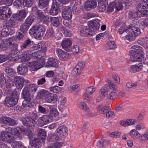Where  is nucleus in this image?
Segmentation results:
<instances>
[{
  "label": "nucleus",
  "instance_id": "f257e3e1",
  "mask_svg": "<svg viewBox=\"0 0 148 148\" xmlns=\"http://www.w3.org/2000/svg\"><path fill=\"white\" fill-rule=\"evenodd\" d=\"M44 55V53H42L41 51L30 53L29 56H31L33 58L37 59V60L29 62L28 66L34 69H38L42 67L45 63V60L43 58Z\"/></svg>",
  "mask_w": 148,
  "mask_h": 148
},
{
  "label": "nucleus",
  "instance_id": "f03ea898",
  "mask_svg": "<svg viewBox=\"0 0 148 148\" xmlns=\"http://www.w3.org/2000/svg\"><path fill=\"white\" fill-rule=\"evenodd\" d=\"M130 52V60L132 62H144L145 58L143 49L140 46L135 45L131 47Z\"/></svg>",
  "mask_w": 148,
  "mask_h": 148
},
{
  "label": "nucleus",
  "instance_id": "7ed1b4c3",
  "mask_svg": "<svg viewBox=\"0 0 148 148\" xmlns=\"http://www.w3.org/2000/svg\"><path fill=\"white\" fill-rule=\"evenodd\" d=\"M128 29L127 31L128 34H126L124 37L125 40L130 41L134 40L135 37L140 35L141 33V30L137 25L129 26Z\"/></svg>",
  "mask_w": 148,
  "mask_h": 148
},
{
  "label": "nucleus",
  "instance_id": "20e7f679",
  "mask_svg": "<svg viewBox=\"0 0 148 148\" xmlns=\"http://www.w3.org/2000/svg\"><path fill=\"white\" fill-rule=\"evenodd\" d=\"M45 31L44 27L42 26H33L29 30V34L35 38L41 37L44 35Z\"/></svg>",
  "mask_w": 148,
  "mask_h": 148
},
{
  "label": "nucleus",
  "instance_id": "39448f33",
  "mask_svg": "<svg viewBox=\"0 0 148 148\" xmlns=\"http://www.w3.org/2000/svg\"><path fill=\"white\" fill-rule=\"evenodd\" d=\"M18 98V95L16 92H12L10 94V96L6 98L4 104L8 107H12L17 103Z\"/></svg>",
  "mask_w": 148,
  "mask_h": 148
},
{
  "label": "nucleus",
  "instance_id": "423d86ee",
  "mask_svg": "<svg viewBox=\"0 0 148 148\" xmlns=\"http://www.w3.org/2000/svg\"><path fill=\"white\" fill-rule=\"evenodd\" d=\"M137 15L139 17L148 15V3H139L138 5Z\"/></svg>",
  "mask_w": 148,
  "mask_h": 148
},
{
  "label": "nucleus",
  "instance_id": "0eeeda50",
  "mask_svg": "<svg viewBox=\"0 0 148 148\" xmlns=\"http://www.w3.org/2000/svg\"><path fill=\"white\" fill-rule=\"evenodd\" d=\"M80 34L83 36H93L95 34V31L92 30L89 25L82 26L80 31Z\"/></svg>",
  "mask_w": 148,
  "mask_h": 148
},
{
  "label": "nucleus",
  "instance_id": "6e6552de",
  "mask_svg": "<svg viewBox=\"0 0 148 148\" xmlns=\"http://www.w3.org/2000/svg\"><path fill=\"white\" fill-rule=\"evenodd\" d=\"M40 45H33L30 46L29 49L27 51H24L22 54V57L27 61L29 59V55L30 54L31 52L35 50H37L40 48L39 47Z\"/></svg>",
  "mask_w": 148,
  "mask_h": 148
},
{
  "label": "nucleus",
  "instance_id": "1a4fd4ad",
  "mask_svg": "<svg viewBox=\"0 0 148 148\" xmlns=\"http://www.w3.org/2000/svg\"><path fill=\"white\" fill-rule=\"evenodd\" d=\"M97 3L95 0H87L85 2L84 8L87 11L90 10L95 8Z\"/></svg>",
  "mask_w": 148,
  "mask_h": 148
},
{
  "label": "nucleus",
  "instance_id": "9d476101",
  "mask_svg": "<svg viewBox=\"0 0 148 148\" xmlns=\"http://www.w3.org/2000/svg\"><path fill=\"white\" fill-rule=\"evenodd\" d=\"M62 16L64 19L70 20L72 17L71 9L69 7L65 8L62 12Z\"/></svg>",
  "mask_w": 148,
  "mask_h": 148
},
{
  "label": "nucleus",
  "instance_id": "9b49d317",
  "mask_svg": "<svg viewBox=\"0 0 148 148\" xmlns=\"http://www.w3.org/2000/svg\"><path fill=\"white\" fill-rule=\"evenodd\" d=\"M1 122L7 125L14 126L16 125L15 121L10 118L3 117L1 118Z\"/></svg>",
  "mask_w": 148,
  "mask_h": 148
},
{
  "label": "nucleus",
  "instance_id": "f8f14e48",
  "mask_svg": "<svg viewBox=\"0 0 148 148\" xmlns=\"http://www.w3.org/2000/svg\"><path fill=\"white\" fill-rule=\"evenodd\" d=\"M22 122L23 124L27 127L34 126L36 123L34 119L29 117L23 118Z\"/></svg>",
  "mask_w": 148,
  "mask_h": 148
},
{
  "label": "nucleus",
  "instance_id": "ddd939ff",
  "mask_svg": "<svg viewBox=\"0 0 148 148\" xmlns=\"http://www.w3.org/2000/svg\"><path fill=\"white\" fill-rule=\"evenodd\" d=\"M26 16V13L25 10H22L19 11L16 14H13L11 18H15V19L18 21H21Z\"/></svg>",
  "mask_w": 148,
  "mask_h": 148
},
{
  "label": "nucleus",
  "instance_id": "4468645a",
  "mask_svg": "<svg viewBox=\"0 0 148 148\" xmlns=\"http://www.w3.org/2000/svg\"><path fill=\"white\" fill-rule=\"evenodd\" d=\"M59 6L56 1H53L52 5L49 11L50 14L52 15H57L58 12Z\"/></svg>",
  "mask_w": 148,
  "mask_h": 148
},
{
  "label": "nucleus",
  "instance_id": "2eb2a0df",
  "mask_svg": "<svg viewBox=\"0 0 148 148\" xmlns=\"http://www.w3.org/2000/svg\"><path fill=\"white\" fill-rule=\"evenodd\" d=\"M58 61L54 58H51L49 59L46 62V67H57L58 65Z\"/></svg>",
  "mask_w": 148,
  "mask_h": 148
},
{
  "label": "nucleus",
  "instance_id": "dca6fc26",
  "mask_svg": "<svg viewBox=\"0 0 148 148\" xmlns=\"http://www.w3.org/2000/svg\"><path fill=\"white\" fill-rule=\"evenodd\" d=\"M56 52L60 59L62 60H65L67 59L69 56V53L63 51L60 49H56Z\"/></svg>",
  "mask_w": 148,
  "mask_h": 148
},
{
  "label": "nucleus",
  "instance_id": "f3484780",
  "mask_svg": "<svg viewBox=\"0 0 148 148\" xmlns=\"http://www.w3.org/2000/svg\"><path fill=\"white\" fill-rule=\"evenodd\" d=\"M14 32V31L4 24L3 28L1 32V35L4 37L7 36L9 35H11Z\"/></svg>",
  "mask_w": 148,
  "mask_h": 148
},
{
  "label": "nucleus",
  "instance_id": "a211bd4d",
  "mask_svg": "<svg viewBox=\"0 0 148 148\" xmlns=\"http://www.w3.org/2000/svg\"><path fill=\"white\" fill-rule=\"evenodd\" d=\"M14 81L16 82V86L18 89H21L23 87L25 81L23 78L19 76H15L14 79Z\"/></svg>",
  "mask_w": 148,
  "mask_h": 148
},
{
  "label": "nucleus",
  "instance_id": "6ab92c4d",
  "mask_svg": "<svg viewBox=\"0 0 148 148\" xmlns=\"http://www.w3.org/2000/svg\"><path fill=\"white\" fill-rule=\"evenodd\" d=\"M67 128L65 126H60L56 130V133L61 136H66L68 133Z\"/></svg>",
  "mask_w": 148,
  "mask_h": 148
},
{
  "label": "nucleus",
  "instance_id": "aec40b11",
  "mask_svg": "<svg viewBox=\"0 0 148 148\" xmlns=\"http://www.w3.org/2000/svg\"><path fill=\"white\" fill-rule=\"evenodd\" d=\"M42 143H44V142H41V140L35 138L34 140H31L30 141V145L36 148H40L41 147Z\"/></svg>",
  "mask_w": 148,
  "mask_h": 148
},
{
  "label": "nucleus",
  "instance_id": "412c9836",
  "mask_svg": "<svg viewBox=\"0 0 148 148\" xmlns=\"http://www.w3.org/2000/svg\"><path fill=\"white\" fill-rule=\"evenodd\" d=\"M100 21L98 19H95L93 21H91L88 24V25H91L92 28L94 30H98L100 27Z\"/></svg>",
  "mask_w": 148,
  "mask_h": 148
},
{
  "label": "nucleus",
  "instance_id": "4be33fe9",
  "mask_svg": "<svg viewBox=\"0 0 148 148\" xmlns=\"http://www.w3.org/2000/svg\"><path fill=\"white\" fill-rule=\"evenodd\" d=\"M143 67V66L142 64L134 65L131 66L130 71L132 73L139 72L142 70Z\"/></svg>",
  "mask_w": 148,
  "mask_h": 148
},
{
  "label": "nucleus",
  "instance_id": "5701e85b",
  "mask_svg": "<svg viewBox=\"0 0 148 148\" xmlns=\"http://www.w3.org/2000/svg\"><path fill=\"white\" fill-rule=\"evenodd\" d=\"M49 93L48 90L42 89L38 92L37 97L39 99L44 100Z\"/></svg>",
  "mask_w": 148,
  "mask_h": 148
},
{
  "label": "nucleus",
  "instance_id": "b1692460",
  "mask_svg": "<svg viewBox=\"0 0 148 148\" xmlns=\"http://www.w3.org/2000/svg\"><path fill=\"white\" fill-rule=\"evenodd\" d=\"M72 42L71 40L69 39H66L63 40L61 42V45L62 48L66 50L71 46Z\"/></svg>",
  "mask_w": 148,
  "mask_h": 148
},
{
  "label": "nucleus",
  "instance_id": "393cba45",
  "mask_svg": "<svg viewBox=\"0 0 148 148\" xmlns=\"http://www.w3.org/2000/svg\"><path fill=\"white\" fill-rule=\"evenodd\" d=\"M136 121L135 119H129L124 121H121L120 122V124L123 126L126 127L134 124Z\"/></svg>",
  "mask_w": 148,
  "mask_h": 148
},
{
  "label": "nucleus",
  "instance_id": "a878e982",
  "mask_svg": "<svg viewBox=\"0 0 148 148\" xmlns=\"http://www.w3.org/2000/svg\"><path fill=\"white\" fill-rule=\"evenodd\" d=\"M18 73L21 75L25 74L27 73L28 69L26 65H21L17 68Z\"/></svg>",
  "mask_w": 148,
  "mask_h": 148
},
{
  "label": "nucleus",
  "instance_id": "bb28decb",
  "mask_svg": "<svg viewBox=\"0 0 148 148\" xmlns=\"http://www.w3.org/2000/svg\"><path fill=\"white\" fill-rule=\"evenodd\" d=\"M33 42L29 39L27 38L25 40L24 43L21 45V50H24L26 48L29 47L32 45Z\"/></svg>",
  "mask_w": 148,
  "mask_h": 148
},
{
  "label": "nucleus",
  "instance_id": "cd10ccee",
  "mask_svg": "<svg viewBox=\"0 0 148 148\" xmlns=\"http://www.w3.org/2000/svg\"><path fill=\"white\" fill-rule=\"evenodd\" d=\"M46 136V132L45 130L40 129L38 132V137L39 139L41 140V142H44Z\"/></svg>",
  "mask_w": 148,
  "mask_h": 148
},
{
  "label": "nucleus",
  "instance_id": "c85d7f7f",
  "mask_svg": "<svg viewBox=\"0 0 148 148\" xmlns=\"http://www.w3.org/2000/svg\"><path fill=\"white\" fill-rule=\"evenodd\" d=\"M50 19L51 23L52 26L58 27L60 25V22L58 17H51Z\"/></svg>",
  "mask_w": 148,
  "mask_h": 148
},
{
  "label": "nucleus",
  "instance_id": "c756f323",
  "mask_svg": "<svg viewBox=\"0 0 148 148\" xmlns=\"http://www.w3.org/2000/svg\"><path fill=\"white\" fill-rule=\"evenodd\" d=\"M44 100L48 103L54 102L56 100V95H54L50 93Z\"/></svg>",
  "mask_w": 148,
  "mask_h": 148
},
{
  "label": "nucleus",
  "instance_id": "7c9ffc66",
  "mask_svg": "<svg viewBox=\"0 0 148 148\" xmlns=\"http://www.w3.org/2000/svg\"><path fill=\"white\" fill-rule=\"evenodd\" d=\"M107 4L103 1L99 2L98 8L100 12H103L106 10Z\"/></svg>",
  "mask_w": 148,
  "mask_h": 148
},
{
  "label": "nucleus",
  "instance_id": "2f4dec72",
  "mask_svg": "<svg viewBox=\"0 0 148 148\" xmlns=\"http://www.w3.org/2000/svg\"><path fill=\"white\" fill-rule=\"evenodd\" d=\"M48 139L49 142L56 141L58 142V141H60L61 139L57 135L53 134H50L48 136Z\"/></svg>",
  "mask_w": 148,
  "mask_h": 148
},
{
  "label": "nucleus",
  "instance_id": "473e14b6",
  "mask_svg": "<svg viewBox=\"0 0 148 148\" xmlns=\"http://www.w3.org/2000/svg\"><path fill=\"white\" fill-rule=\"evenodd\" d=\"M63 145V142L61 141L56 142L51 145L48 146V148H61Z\"/></svg>",
  "mask_w": 148,
  "mask_h": 148
},
{
  "label": "nucleus",
  "instance_id": "72a5a7b5",
  "mask_svg": "<svg viewBox=\"0 0 148 148\" xmlns=\"http://www.w3.org/2000/svg\"><path fill=\"white\" fill-rule=\"evenodd\" d=\"M129 26L127 27L125 24H123L122 26L120 27L119 29V32L120 34H122L125 32L127 34H128L129 33L127 32V31L128 29Z\"/></svg>",
  "mask_w": 148,
  "mask_h": 148
},
{
  "label": "nucleus",
  "instance_id": "f704fd0d",
  "mask_svg": "<svg viewBox=\"0 0 148 148\" xmlns=\"http://www.w3.org/2000/svg\"><path fill=\"white\" fill-rule=\"evenodd\" d=\"M13 4L14 5L18 7L21 6L25 7L26 5V3L25 2V0H16Z\"/></svg>",
  "mask_w": 148,
  "mask_h": 148
},
{
  "label": "nucleus",
  "instance_id": "c9c22d12",
  "mask_svg": "<svg viewBox=\"0 0 148 148\" xmlns=\"http://www.w3.org/2000/svg\"><path fill=\"white\" fill-rule=\"evenodd\" d=\"M20 129L21 133L24 135L29 136L32 133V131L29 128L22 127Z\"/></svg>",
  "mask_w": 148,
  "mask_h": 148
},
{
  "label": "nucleus",
  "instance_id": "e433bc0d",
  "mask_svg": "<svg viewBox=\"0 0 148 148\" xmlns=\"http://www.w3.org/2000/svg\"><path fill=\"white\" fill-rule=\"evenodd\" d=\"M29 26L25 23H23L20 27V31L24 34H25L27 32Z\"/></svg>",
  "mask_w": 148,
  "mask_h": 148
},
{
  "label": "nucleus",
  "instance_id": "4c0bfd02",
  "mask_svg": "<svg viewBox=\"0 0 148 148\" xmlns=\"http://www.w3.org/2000/svg\"><path fill=\"white\" fill-rule=\"evenodd\" d=\"M8 9H6V7H3L0 9V18L2 20H4L5 14L8 12Z\"/></svg>",
  "mask_w": 148,
  "mask_h": 148
},
{
  "label": "nucleus",
  "instance_id": "58836bf2",
  "mask_svg": "<svg viewBox=\"0 0 148 148\" xmlns=\"http://www.w3.org/2000/svg\"><path fill=\"white\" fill-rule=\"evenodd\" d=\"M29 91L26 86L23 90L22 97L23 98H29Z\"/></svg>",
  "mask_w": 148,
  "mask_h": 148
},
{
  "label": "nucleus",
  "instance_id": "ea45409f",
  "mask_svg": "<svg viewBox=\"0 0 148 148\" xmlns=\"http://www.w3.org/2000/svg\"><path fill=\"white\" fill-rule=\"evenodd\" d=\"M111 110H112L110 106L102 105L99 106L97 108L98 111H104L105 110L110 111Z\"/></svg>",
  "mask_w": 148,
  "mask_h": 148
},
{
  "label": "nucleus",
  "instance_id": "a19ab883",
  "mask_svg": "<svg viewBox=\"0 0 148 148\" xmlns=\"http://www.w3.org/2000/svg\"><path fill=\"white\" fill-rule=\"evenodd\" d=\"M49 0H40L38 4L39 6L41 8L46 7L48 4Z\"/></svg>",
  "mask_w": 148,
  "mask_h": 148
},
{
  "label": "nucleus",
  "instance_id": "79ce46f5",
  "mask_svg": "<svg viewBox=\"0 0 148 148\" xmlns=\"http://www.w3.org/2000/svg\"><path fill=\"white\" fill-rule=\"evenodd\" d=\"M130 136L134 139H136L138 136L140 135L139 133L135 130H132L129 133Z\"/></svg>",
  "mask_w": 148,
  "mask_h": 148
},
{
  "label": "nucleus",
  "instance_id": "37998d69",
  "mask_svg": "<svg viewBox=\"0 0 148 148\" xmlns=\"http://www.w3.org/2000/svg\"><path fill=\"white\" fill-rule=\"evenodd\" d=\"M30 92H35L36 91L37 86L35 84H27L26 86Z\"/></svg>",
  "mask_w": 148,
  "mask_h": 148
},
{
  "label": "nucleus",
  "instance_id": "c03bdc74",
  "mask_svg": "<svg viewBox=\"0 0 148 148\" xmlns=\"http://www.w3.org/2000/svg\"><path fill=\"white\" fill-rule=\"evenodd\" d=\"M4 23L10 28L14 27L16 24V23L11 20L5 21Z\"/></svg>",
  "mask_w": 148,
  "mask_h": 148
},
{
  "label": "nucleus",
  "instance_id": "a18cd8bd",
  "mask_svg": "<svg viewBox=\"0 0 148 148\" xmlns=\"http://www.w3.org/2000/svg\"><path fill=\"white\" fill-rule=\"evenodd\" d=\"M24 100L22 103L23 106L24 107H29L30 105V102L31 101V99L29 98H24Z\"/></svg>",
  "mask_w": 148,
  "mask_h": 148
},
{
  "label": "nucleus",
  "instance_id": "49530a36",
  "mask_svg": "<svg viewBox=\"0 0 148 148\" xmlns=\"http://www.w3.org/2000/svg\"><path fill=\"white\" fill-rule=\"evenodd\" d=\"M101 114H103L108 118H110L114 116L113 112H102Z\"/></svg>",
  "mask_w": 148,
  "mask_h": 148
},
{
  "label": "nucleus",
  "instance_id": "de8ad7c7",
  "mask_svg": "<svg viewBox=\"0 0 148 148\" xmlns=\"http://www.w3.org/2000/svg\"><path fill=\"white\" fill-rule=\"evenodd\" d=\"M6 140L5 142L8 143H15V138L14 137L11 136L10 135H7Z\"/></svg>",
  "mask_w": 148,
  "mask_h": 148
},
{
  "label": "nucleus",
  "instance_id": "09e8293b",
  "mask_svg": "<svg viewBox=\"0 0 148 148\" xmlns=\"http://www.w3.org/2000/svg\"><path fill=\"white\" fill-rule=\"evenodd\" d=\"M107 47L110 49H113L116 47V45L114 41H109L107 42Z\"/></svg>",
  "mask_w": 148,
  "mask_h": 148
},
{
  "label": "nucleus",
  "instance_id": "8fccbe9b",
  "mask_svg": "<svg viewBox=\"0 0 148 148\" xmlns=\"http://www.w3.org/2000/svg\"><path fill=\"white\" fill-rule=\"evenodd\" d=\"M41 117L45 124H48L52 120V118H50L49 116L44 115Z\"/></svg>",
  "mask_w": 148,
  "mask_h": 148
},
{
  "label": "nucleus",
  "instance_id": "3c124183",
  "mask_svg": "<svg viewBox=\"0 0 148 148\" xmlns=\"http://www.w3.org/2000/svg\"><path fill=\"white\" fill-rule=\"evenodd\" d=\"M34 20V18L33 16H29L27 18L24 23H25L27 25L30 26Z\"/></svg>",
  "mask_w": 148,
  "mask_h": 148
},
{
  "label": "nucleus",
  "instance_id": "603ef678",
  "mask_svg": "<svg viewBox=\"0 0 148 148\" xmlns=\"http://www.w3.org/2000/svg\"><path fill=\"white\" fill-rule=\"evenodd\" d=\"M5 71L9 76H13L14 75L15 72L11 68H7L5 69Z\"/></svg>",
  "mask_w": 148,
  "mask_h": 148
},
{
  "label": "nucleus",
  "instance_id": "864d4df0",
  "mask_svg": "<svg viewBox=\"0 0 148 148\" xmlns=\"http://www.w3.org/2000/svg\"><path fill=\"white\" fill-rule=\"evenodd\" d=\"M95 90L93 87L90 86L86 89L85 93L90 95L95 92Z\"/></svg>",
  "mask_w": 148,
  "mask_h": 148
},
{
  "label": "nucleus",
  "instance_id": "5fc2aeb1",
  "mask_svg": "<svg viewBox=\"0 0 148 148\" xmlns=\"http://www.w3.org/2000/svg\"><path fill=\"white\" fill-rule=\"evenodd\" d=\"M13 0H1L0 1V4H5L8 5H11L12 3Z\"/></svg>",
  "mask_w": 148,
  "mask_h": 148
},
{
  "label": "nucleus",
  "instance_id": "6e6d98bb",
  "mask_svg": "<svg viewBox=\"0 0 148 148\" xmlns=\"http://www.w3.org/2000/svg\"><path fill=\"white\" fill-rule=\"evenodd\" d=\"M49 90L52 92L57 93L60 90V88L58 86H55L50 87L49 88Z\"/></svg>",
  "mask_w": 148,
  "mask_h": 148
},
{
  "label": "nucleus",
  "instance_id": "4d7b16f0",
  "mask_svg": "<svg viewBox=\"0 0 148 148\" xmlns=\"http://www.w3.org/2000/svg\"><path fill=\"white\" fill-rule=\"evenodd\" d=\"M122 2H117L115 3V8H116V10H119L121 9L123 7V6L122 5Z\"/></svg>",
  "mask_w": 148,
  "mask_h": 148
},
{
  "label": "nucleus",
  "instance_id": "13d9d810",
  "mask_svg": "<svg viewBox=\"0 0 148 148\" xmlns=\"http://www.w3.org/2000/svg\"><path fill=\"white\" fill-rule=\"evenodd\" d=\"M98 15L95 13H88L85 15L84 18H85L89 19L90 18L97 17Z\"/></svg>",
  "mask_w": 148,
  "mask_h": 148
},
{
  "label": "nucleus",
  "instance_id": "bf43d9fd",
  "mask_svg": "<svg viewBox=\"0 0 148 148\" xmlns=\"http://www.w3.org/2000/svg\"><path fill=\"white\" fill-rule=\"evenodd\" d=\"M15 143H17L18 142V143H21V141L22 139V137L21 135L19 134L16 135L14 136Z\"/></svg>",
  "mask_w": 148,
  "mask_h": 148
},
{
  "label": "nucleus",
  "instance_id": "052dcab7",
  "mask_svg": "<svg viewBox=\"0 0 148 148\" xmlns=\"http://www.w3.org/2000/svg\"><path fill=\"white\" fill-rule=\"evenodd\" d=\"M115 2L114 3H112L110 4L109 5L107 10V12H110L112 11L114 8H115Z\"/></svg>",
  "mask_w": 148,
  "mask_h": 148
},
{
  "label": "nucleus",
  "instance_id": "680f3d73",
  "mask_svg": "<svg viewBox=\"0 0 148 148\" xmlns=\"http://www.w3.org/2000/svg\"><path fill=\"white\" fill-rule=\"evenodd\" d=\"M139 139L142 141L148 140V132H145L140 137Z\"/></svg>",
  "mask_w": 148,
  "mask_h": 148
},
{
  "label": "nucleus",
  "instance_id": "e2e57ef3",
  "mask_svg": "<svg viewBox=\"0 0 148 148\" xmlns=\"http://www.w3.org/2000/svg\"><path fill=\"white\" fill-rule=\"evenodd\" d=\"M79 105L81 106L80 108L84 110L87 111L90 110L88 107L87 106L85 103L83 102H80L79 103Z\"/></svg>",
  "mask_w": 148,
  "mask_h": 148
},
{
  "label": "nucleus",
  "instance_id": "0e129e2a",
  "mask_svg": "<svg viewBox=\"0 0 148 148\" xmlns=\"http://www.w3.org/2000/svg\"><path fill=\"white\" fill-rule=\"evenodd\" d=\"M117 95V94L115 92H112L108 95L107 97L108 99H113Z\"/></svg>",
  "mask_w": 148,
  "mask_h": 148
},
{
  "label": "nucleus",
  "instance_id": "69168bd1",
  "mask_svg": "<svg viewBox=\"0 0 148 148\" xmlns=\"http://www.w3.org/2000/svg\"><path fill=\"white\" fill-rule=\"evenodd\" d=\"M63 33L64 35L67 37L71 36L72 34L70 31L67 30L65 28H63Z\"/></svg>",
  "mask_w": 148,
  "mask_h": 148
},
{
  "label": "nucleus",
  "instance_id": "338daca9",
  "mask_svg": "<svg viewBox=\"0 0 148 148\" xmlns=\"http://www.w3.org/2000/svg\"><path fill=\"white\" fill-rule=\"evenodd\" d=\"M4 83H5V85L7 88H10L11 86L13 85L12 81L10 79L7 80Z\"/></svg>",
  "mask_w": 148,
  "mask_h": 148
},
{
  "label": "nucleus",
  "instance_id": "774afa93",
  "mask_svg": "<svg viewBox=\"0 0 148 148\" xmlns=\"http://www.w3.org/2000/svg\"><path fill=\"white\" fill-rule=\"evenodd\" d=\"M146 38H140L138 40V42L140 45L145 44L147 42Z\"/></svg>",
  "mask_w": 148,
  "mask_h": 148
}]
</instances>
